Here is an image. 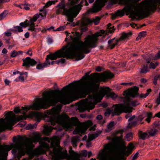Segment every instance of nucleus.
Returning a JSON list of instances; mask_svg holds the SVG:
<instances>
[{
  "mask_svg": "<svg viewBox=\"0 0 160 160\" xmlns=\"http://www.w3.org/2000/svg\"><path fill=\"white\" fill-rule=\"evenodd\" d=\"M81 87V81H76L63 87L61 91L56 89L43 92V98H37L33 104L22 107L21 111L23 110L27 112L31 109L39 110L42 108H47L48 107L54 106L59 102L65 104L66 98L64 97V95L70 97L72 96L78 88Z\"/></svg>",
  "mask_w": 160,
  "mask_h": 160,
  "instance_id": "nucleus-1",
  "label": "nucleus"
},
{
  "mask_svg": "<svg viewBox=\"0 0 160 160\" xmlns=\"http://www.w3.org/2000/svg\"><path fill=\"white\" fill-rule=\"evenodd\" d=\"M149 68H150L155 69L156 68V65L154 63L151 62L150 63Z\"/></svg>",
  "mask_w": 160,
  "mask_h": 160,
  "instance_id": "nucleus-57",
  "label": "nucleus"
},
{
  "mask_svg": "<svg viewBox=\"0 0 160 160\" xmlns=\"http://www.w3.org/2000/svg\"><path fill=\"white\" fill-rule=\"evenodd\" d=\"M28 21L27 20H26L24 22H22L20 23L19 25L21 27L26 28L28 26Z\"/></svg>",
  "mask_w": 160,
  "mask_h": 160,
  "instance_id": "nucleus-43",
  "label": "nucleus"
},
{
  "mask_svg": "<svg viewBox=\"0 0 160 160\" xmlns=\"http://www.w3.org/2000/svg\"><path fill=\"white\" fill-rule=\"evenodd\" d=\"M149 71V70L148 68V65H144L141 68V70L140 71V72L141 73H146Z\"/></svg>",
  "mask_w": 160,
  "mask_h": 160,
  "instance_id": "nucleus-30",
  "label": "nucleus"
},
{
  "mask_svg": "<svg viewBox=\"0 0 160 160\" xmlns=\"http://www.w3.org/2000/svg\"><path fill=\"white\" fill-rule=\"evenodd\" d=\"M159 122H155L153 123L152 125L153 126V128L160 130V124Z\"/></svg>",
  "mask_w": 160,
  "mask_h": 160,
  "instance_id": "nucleus-42",
  "label": "nucleus"
},
{
  "mask_svg": "<svg viewBox=\"0 0 160 160\" xmlns=\"http://www.w3.org/2000/svg\"><path fill=\"white\" fill-rule=\"evenodd\" d=\"M90 141H88V140L87 141L86 144V146L88 148H89L90 147H92V143L90 142Z\"/></svg>",
  "mask_w": 160,
  "mask_h": 160,
  "instance_id": "nucleus-58",
  "label": "nucleus"
},
{
  "mask_svg": "<svg viewBox=\"0 0 160 160\" xmlns=\"http://www.w3.org/2000/svg\"><path fill=\"white\" fill-rule=\"evenodd\" d=\"M68 17V21L70 22H72L73 21V18H75V16H67Z\"/></svg>",
  "mask_w": 160,
  "mask_h": 160,
  "instance_id": "nucleus-51",
  "label": "nucleus"
},
{
  "mask_svg": "<svg viewBox=\"0 0 160 160\" xmlns=\"http://www.w3.org/2000/svg\"><path fill=\"white\" fill-rule=\"evenodd\" d=\"M78 0H76V1L74 0H71L70 2V4L71 5H73L77 3Z\"/></svg>",
  "mask_w": 160,
  "mask_h": 160,
  "instance_id": "nucleus-63",
  "label": "nucleus"
},
{
  "mask_svg": "<svg viewBox=\"0 0 160 160\" xmlns=\"http://www.w3.org/2000/svg\"><path fill=\"white\" fill-rule=\"evenodd\" d=\"M103 16L101 17H100L98 16L96 17L95 18L93 19L92 20H91V23L94 22L95 25H97L99 22L100 21L101 19V18H102Z\"/></svg>",
  "mask_w": 160,
  "mask_h": 160,
  "instance_id": "nucleus-34",
  "label": "nucleus"
},
{
  "mask_svg": "<svg viewBox=\"0 0 160 160\" xmlns=\"http://www.w3.org/2000/svg\"><path fill=\"white\" fill-rule=\"evenodd\" d=\"M69 153L71 156L70 159L72 160H80V158L81 156L80 154L75 152L72 150L71 147L69 148Z\"/></svg>",
  "mask_w": 160,
  "mask_h": 160,
  "instance_id": "nucleus-24",
  "label": "nucleus"
},
{
  "mask_svg": "<svg viewBox=\"0 0 160 160\" xmlns=\"http://www.w3.org/2000/svg\"><path fill=\"white\" fill-rule=\"evenodd\" d=\"M10 30L13 32H15L16 31L21 32L23 31V29L22 27L20 26H15L13 29H11Z\"/></svg>",
  "mask_w": 160,
  "mask_h": 160,
  "instance_id": "nucleus-31",
  "label": "nucleus"
},
{
  "mask_svg": "<svg viewBox=\"0 0 160 160\" xmlns=\"http://www.w3.org/2000/svg\"><path fill=\"white\" fill-rule=\"evenodd\" d=\"M160 58V51L155 55V57L152 58V59L156 60Z\"/></svg>",
  "mask_w": 160,
  "mask_h": 160,
  "instance_id": "nucleus-47",
  "label": "nucleus"
},
{
  "mask_svg": "<svg viewBox=\"0 0 160 160\" xmlns=\"http://www.w3.org/2000/svg\"><path fill=\"white\" fill-rule=\"evenodd\" d=\"M138 136L140 139L145 140L146 137L148 136V134L146 132H143L142 131H139L138 132Z\"/></svg>",
  "mask_w": 160,
  "mask_h": 160,
  "instance_id": "nucleus-29",
  "label": "nucleus"
},
{
  "mask_svg": "<svg viewBox=\"0 0 160 160\" xmlns=\"http://www.w3.org/2000/svg\"><path fill=\"white\" fill-rule=\"evenodd\" d=\"M98 133L92 134L89 135L88 136V140L90 141H92L96 138L98 137Z\"/></svg>",
  "mask_w": 160,
  "mask_h": 160,
  "instance_id": "nucleus-35",
  "label": "nucleus"
},
{
  "mask_svg": "<svg viewBox=\"0 0 160 160\" xmlns=\"http://www.w3.org/2000/svg\"><path fill=\"white\" fill-rule=\"evenodd\" d=\"M155 103H157V105L154 106V108H156L160 104V92H159L158 97L156 100Z\"/></svg>",
  "mask_w": 160,
  "mask_h": 160,
  "instance_id": "nucleus-45",
  "label": "nucleus"
},
{
  "mask_svg": "<svg viewBox=\"0 0 160 160\" xmlns=\"http://www.w3.org/2000/svg\"><path fill=\"white\" fill-rule=\"evenodd\" d=\"M5 119H0V132L6 129L11 130L12 129V126L17 122L23 119L26 120L28 117L27 115H18L16 118V115L12 111H9L6 114Z\"/></svg>",
  "mask_w": 160,
  "mask_h": 160,
  "instance_id": "nucleus-7",
  "label": "nucleus"
},
{
  "mask_svg": "<svg viewBox=\"0 0 160 160\" xmlns=\"http://www.w3.org/2000/svg\"><path fill=\"white\" fill-rule=\"evenodd\" d=\"M83 6V2H81L78 4L68 9H65V13L63 14L67 16H75L76 17Z\"/></svg>",
  "mask_w": 160,
  "mask_h": 160,
  "instance_id": "nucleus-19",
  "label": "nucleus"
},
{
  "mask_svg": "<svg viewBox=\"0 0 160 160\" xmlns=\"http://www.w3.org/2000/svg\"><path fill=\"white\" fill-rule=\"evenodd\" d=\"M52 129L51 127H47L45 128L43 131V133L45 134H48L52 131Z\"/></svg>",
  "mask_w": 160,
  "mask_h": 160,
  "instance_id": "nucleus-39",
  "label": "nucleus"
},
{
  "mask_svg": "<svg viewBox=\"0 0 160 160\" xmlns=\"http://www.w3.org/2000/svg\"><path fill=\"white\" fill-rule=\"evenodd\" d=\"M18 55L17 52L15 50L12 51L11 53V56L12 57H15Z\"/></svg>",
  "mask_w": 160,
  "mask_h": 160,
  "instance_id": "nucleus-54",
  "label": "nucleus"
},
{
  "mask_svg": "<svg viewBox=\"0 0 160 160\" xmlns=\"http://www.w3.org/2000/svg\"><path fill=\"white\" fill-rule=\"evenodd\" d=\"M39 15L38 14H37L34 15L32 18V20L35 22H36L37 19L39 18Z\"/></svg>",
  "mask_w": 160,
  "mask_h": 160,
  "instance_id": "nucleus-52",
  "label": "nucleus"
},
{
  "mask_svg": "<svg viewBox=\"0 0 160 160\" xmlns=\"http://www.w3.org/2000/svg\"><path fill=\"white\" fill-rule=\"evenodd\" d=\"M121 1L123 2L124 4L126 5L122 9L117 10L115 12L114 14L112 13V20L115 19L117 17H121L123 16L125 14V12L128 13V11H130V4L127 0H121Z\"/></svg>",
  "mask_w": 160,
  "mask_h": 160,
  "instance_id": "nucleus-14",
  "label": "nucleus"
},
{
  "mask_svg": "<svg viewBox=\"0 0 160 160\" xmlns=\"http://www.w3.org/2000/svg\"><path fill=\"white\" fill-rule=\"evenodd\" d=\"M97 83L100 86L101 82H105L108 79H111L114 77V75L109 70H107L99 74L96 73Z\"/></svg>",
  "mask_w": 160,
  "mask_h": 160,
  "instance_id": "nucleus-17",
  "label": "nucleus"
},
{
  "mask_svg": "<svg viewBox=\"0 0 160 160\" xmlns=\"http://www.w3.org/2000/svg\"><path fill=\"white\" fill-rule=\"evenodd\" d=\"M78 141L77 138L75 137H73L72 139V143H77Z\"/></svg>",
  "mask_w": 160,
  "mask_h": 160,
  "instance_id": "nucleus-61",
  "label": "nucleus"
},
{
  "mask_svg": "<svg viewBox=\"0 0 160 160\" xmlns=\"http://www.w3.org/2000/svg\"><path fill=\"white\" fill-rule=\"evenodd\" d=\"M105 34V31L103 29L101 30L99 32L95 33L92 35H88L85 38L84 42L81 41V44H83L85 48H88L89 49L90 48H93L97 46L96 43L97 42L98 39V37L101 36L102 34Z\"/></svg>",
  "mask_w": 160,
  "mask_h": 160,
  "instance_id": "nucleus-10",
  "label": "nucleus"
},
{
  "mask_svg": "<svg viewBox=\"0 0 160 160\" xmlns=\"http://www.w3.org/2000/svg\"><path fill=\"white\" fill-rule=\"evenodd\" d=\"M96 4L94 5V7L92 8L89 9L87 11V13H89L90 12H92L95 13L99 12L102 9V8L103 7L104 4L100 1H98L96 0Z\"/></svg>",
  "mask_w": 160,
  "mask_h": 160,
  "instance_id": "nucleus-23",
  "label": "nucleus"
},
{
  "mask_svg": "<svg viewBox=\"0 0 160 160\" xmlns=\"http://www.w3.org/2000/svg\"><path fill=\"white\" fill-rule=\"evenodd\" d=\"M34 22L32 20V19H31L28 22V26H31V25H35V23H34Z\"/></svg>",
  "mask_w": 160,
  "mask_h": 160,
  "instance_id": "nucleus-59",
  "label": "nucleus"
},
{
  "mask_svg": "<svg viewBox=\"0 0 160 160\" xmlns=\"http://www.w3.org/2000/svg\"><path fill=\"white\" fill-rule=\"evenodd\" d=\"M58 157L60 159H69L70 158L67 155H66L64 153L62 152V151L61 152Z\"/></svg>",
  "mask_w": 160,
  "mask_h": 160,
  "instance_id": "nucleus-32",
  "label": "nucleus"
},
{
  "mask_svg": "<svg viewBox=\"0 0 160 160\" xmlns=\"http://www.w3.org/2000/svg\"><path fill=\"white\" fill-rule=\"evenodd\" d=\"M23 63V66H25L26 68H29L30 66H34L37 63V62L33 58L29 57H27L25 58L22 59Z\"/></svg>",
  "mask_w": 160,
  "mask_h": 160,
  "instance_id": "nucleus-21",
  "label": "nucleus"
},
{
  "mask_svg": "<svg viewBox=\"0 0 160 160\" xmlns=\"http://www.w3.org/2000/svg\"><path fill=\"white\" fill-rule=\"evenodd\" d=\"M122 135L120 137H116L114 138V141L116 142L115 149L119 154L115 157H111L108 155V152L103 151L102 153V158L104 160H126V158L132 152L135 147L133 144L130 142L127 147L124 142L122 141Z\"/></svg>",
  "mask_w": 160,
  "mask_h": 160,
  "instance_id": "nucleus-3",
  "label": "nucleus"
},
{
  "mask_svg": "<svg viewBox=\"0 0 160 160\" xmlns=\"http://www.w3.org/2000/svg\"><path fill=\"white\" fill-rule=\"evenodd\" d=\"M62 105L59 104L56 107L52 108L51 110H49L48 113L51 115L48 121L49 122L51 125L54 126V121L53 117H56L57 116L59 115L60 112L62 108Z\"/></svg>",
  "mask_w": 160,
  "mask_h": 160,
  "instance_id": "nucleus-15",
  "label": "nucleus"
},
{
  "mask_svg": "<svg viewBox=\"0 0 160 160\" xmlns=\"http://www.w3.org/2000/svg\"><path fill=\"white\" fill-rule=\"evenodd\" d=\"M16 144H12L10 145H0V151L1 154L5 156H7L8 155V153H5L6 152L9 151L13 148H17Z\"/></svg>",
  "mask_w": 160,
  "mask_h": 160,
  "instance_id": "nucleus-22",
  "label": "nucleus"
},
{
  "mask_svg": "<svg viewBox=\"0 0 160 160\" xmlns=\"http://www.w3.org/2000/svg\"><path fill=\"white\" fill-rule=\"evenodd\" d=\"M90 73V72L86 73L82 77V79L88 80L84 83L83 89L80 92V94L84 96L89 95L91 93L93 94L99 89V85L97 83L96 73H92L89 75Z\"/></svg>",
  "mask_w": 160,
  "mask_h": 160,
  "instance_id": "nucleus-6",
  "label": "nucleus"
},
{
  "mask_svg": "<svg viewBox=\"0 0 160 160\" xmlns=\"http://www.w3.org/2000/svg\"><path fill=\"white\" fill-rule=\"evenodd\" d=\"M42 116L41 113L38 112H32L29 115V117L32 118H35L38 122L40 121Z\"/></svg>",
  "mask_w": 160,
  "mask_h": 160,
  "instance_id": "nucleus-26",
  "label": "nucleus"
},
{
  "mask_svg": "<svg viewBox=\"0 0 160 160\" xmlns=\"http://www.w3.org/2000/svg\"><path fill=\"white\" fill-rule=\"evenodd\" d=\"M112 144L109 143L104 146V148L105 150H109L111 149Z\"/></svg>",
  "mask_w": 160,
  "mask_h": 160,
  "instance_id": "nucleus-48",
  "label": "nucleus"
},
{
  "mask_svg": "<svg viewBox=\"0 0 160 160\" xmlns=\"http://www.w3.org/2000/svg\"><path fill=\"white\" fill-rule=\"evenodd\" d=\"M146 35V31H144L141 32L139 33V35L141 37H144Z\"/></svg>",
  "mask_w": 160,
  "mask_h": 160,
  "instance_id": "nucleus-56",
  "label": "nucleus"
},
{
  "mask_svg": "<svg viewBox=\"0 0 160 160\" xmlns=\"http://www.w3.org/2000/svg\"><path fill=\"white\" fill-rule=\"evenodd\" d=\"M132 35V33L131 32L128 33L123 32L122 33V35L119 38L116 39L115 40V42L113 43V41L115 39V38L112 39H110L108 42V47L110 49H112L118 44V43L120 41L126 39H128L129 37Z\"/></svg>",
  "mask_w": 160,
  "mask_h": 160,
  "instance_id": "nucleus-13",
  "label": "nucleus"
},
{
  "mask_svg": "<svg viewBox=\"0 0 160 160\" xmlns=\"http://www.w3.org/2000/svg\"><path fill=\"white\" fill-rule=\"evenodd\" d=\"M114 122H111L107 126V128L105 131L106 132H109L112 129V128L114 126Z\"/></svg>",
  "mask_w": 160,
  "mask_h": 160,
  "instance_id": "nucleus-33",
  "label": "nucleus"
},
{
  "mask_svg": "<svg viewBox=\"0 0 160 160\" xmlns=\"http://www.w3.org/2000/svg\"><path fill=\"white\" fill-rule=\"evenodd\" d=\"M18 142L16 144L17 148H19L25 147L28 149H32L34 147V145L32 144L33 142H38L42 141L40 134H35L32 138L19 136L18 139Z\"/></svg>",
  "mask_w": 160,
  "mask_h": 160,
  "instance_id": "nucleus-9",
  "label": "nucleus"
},
{
  "mask_svg": "<svg viewBox=\"0 0 160 160\" xmlns=\"http://www.w3.org/2000/svg\"><path fill=\"white\" fill-rule=\"evenodd\" d=\"M139 88L136 86H134L133 88H132L128 89V91L126 92V91H124V92L125 93V96L124 97L122 98L126 101V98L128 99V102L130 103L131 101V97L133 98H134L137 97L139 95L138 93Z\"/></svg>",
  "mask_w": 160,
  "mask_h": 160,
  "instance_id": "nucleus-18",
  "label": "nucleus"
},
{
  "mask_svg": "<svg viewBox=\"0 0 160 160\" xmlns=\"http://www.w3.org/2000/svg\"><path fill=\"white\" fill-rule=\"evenodd\" d=\"M30 27L28 28V30H30L32 32H36L35 25L30 26Z\"/></svg>",
  "mask_w": 160,
  "mask_h": 160,
  "instance_id": "nucleus-53",
  "label": "nucleus"
},
{
  "mask_svg": "<svg viewBox=\"0 0 160 160\" xmlns=\"http://www.w3.org/2000/svg\"><path fill=\"white\" fill-rule=\"evenodd\" d=\"M107 29H108V30H107L106 31H105L106 34H108V32H109L110 33H112L114 32V31L115 30V29H112V28H111V27L107 28Z\"/></svg>",
  "mask_w": 160,
  "mask_h": 160,
  "instance_id": "nucleus-46",
  "label": "nucleus"
},
{
  "mask_svg": "<svg viewBox=\"0 0 160 160\" xmlns=\"http://www.w3.org/2000/svg\"><path fill=\"white\" fill-rule=\"evenodd\" d=\"M158 130L155 128H152L148 130V133L149 134V136L150 137L155 136L158 134Z\"/></svg>",
  "mask_w": 160,
  "mask_h": 160,
  "instance_id": "nucleus-28",
  "label": "nucleus"
},
{
  "mask_svg": "<svg viewBox=\"0 0 160 160\" xmlns=\"http://www.w3.org/2000/svg\"><path fill=\"white\" fill-rule=\"evenodd\" d=\"M123 99V103L116 104L115 105V107L114 110V112L117 115H119L123 112L130 113L132 111L133 108L130 107V103L128 102V99L126 98V101L124 99Z\"/></svg>",
  "mask_w": 160,
  "mask_h": 160,
  "instance_id": "nucleus-12",
  "label": "nucleus"
},
{
  "mask_svg": "<svg viewBox=\"0 0 160 160\" xmlns=\"http://www.w3.org/2000/svg\"><path fill=\"white\" fill-rule=\"evenodd\" d=\"M66 45L63 46L60 49L56 51L54 53H50L47 55L45 58V62L47 64V67L50 64L53 65L55 63V61H50V60H56L58 58H67V59L73 58L76 57V60L78 61L84 58L83 56L77 55Z\"/></svg>",
  "mask_w": 160,
  "mask_h": 160,
  "instance_id": "nucleus-4",
  "label": "nucleus"
},
{
  "mask_svg": "<svg viewBox=\"0 0 160 160\" xmlns=\"http://www.w3.org/2000/svg\"><path fill=\"white\" fill-rule=\"evenodd\" d=\"M148 5L149 3H146L144 5L135 7L130 4V10L128 12L130 13V18L133 20L136 18L135 16H138L142 19L147 17L151 13L148 9Z\"/></svg>",
  "mask_w": 160,
  "mask_h": 160,
  "instance_id": "nucleus-8",
  "label": "nucleus"
},
{
  "mask_svg": "<svg viewBox=\"0 0 160 160\" xmlns=\"http://www.w3.org/2000/svg\"><path fill=\"white\" fill-rule=\"evenodd\" d=\"M91 23V20L87 17H84L81 21V26H86Z\"/></svg>",
  "mask_w": 160,
  "mask_h": 160,
  "instance_id": "nucleus-27",
  "label": "nucleus"
},
{
  "mask_svg": "<svg viewBox=\"0 0 160 160\" xmlns=\"http://www.w3.org/2000/svg\"><path fill=\"white\" fill-rule=\"evenodd\" d=\"M81 123L79 121L78 118L76 117H72L70 121L69 122V125L77 126V127H80Z\"/></svg>",
  "mask_w": 160,
  "mask_h": 160,
  "instance_id": "nucleus-25",
  "label": "nucleus"
},
{
  "mask_svg": "<svg viewBox=\"0 0 160 160\" xmlns=\"http://www.w3.org/2000/svg\"><path fill=\"white\" fill-rule=\"evenodd\" d=\"M21 109L19 108V107H16L14 108V112L16 114H18L20 113Z\"/></svg>",
  "mask_w": 160,
  "mask_h": 160,
  "instance_id": "nucleus-50",
  "label": "nucleus"
},
{
  "mask_svg": "<svg viewBox=\"0 0 160 160\" xmlns=\"http://www.w3.org/2000/svg\"><path fill=\"white\" fill-rule=\"evenodd\" d=\"M66 28L65 26H61L59 27L56 30H54V31H62L64 30Z\"/></svg>",
  "mask_w": 160,
  "mask_h": 160,
  "instance_id": "nucleus-49",
  "label": "nucleus"
},
{
  "mask_svg": "<svg viewBox=\"0 0 160 160\" xmlns=\"http://www.w3.org/2000/svg\"><path fill=\"white\" fill-rule=\"evenodd\" d=\"M88 30L87 27H85L81 28L80 29L81 33L78 32H75L74 36H70V38L72 41L70 46L68 48L72 50L77 55H81L83 56L85 55L83 53L87 54L89 53L91 50L85 48L83 44H81L80 42L82 41L80 40L81 35L83 32L87 31Z\"/></svg>",
  "mask_w": 160,
  "mask_h": 160,
  "instance_id": "nucleus-5",
  "label": "nucleus"
},
{
  "mask_svg": "<svg viewBox=\"0 0 160 160\" xmlns=\"http://www.w3.org/2000/svg\"><path fill=\"white\" fill-rule=\"evenodd\" d=\"M111 112V110L110 109H107L106 110V111L105 113V115L106 116H107V114H108V115H109Z\"/></svg>",
  "mask_w": 160,
  "mask_h": 160,
  "instance_id": "nucleus-60",
  "label": "nucleus"
},
{
  "mask_svg": "<svg viewBox=\"0 0 160 160\" xmlns=\"http://www.w3.org/2000/svg\"><path fill=\"white\" fill-rule=\"evenodd\" d=\"M133 137V134L132 132H130L128 133L126 136L127 140L128 141H129L132 139Z\"/></svg>",
  "mask_w": 160,
  "mask_h": 160,
  "instance_id": "nucleus-38",
  "label": "nucleus"
},
{
  "mask_svg": "<svg viewBox=\"0 0 160 160\" xmlns=\"http://www.w3.org/2000/svg\"><path fill=\"white\" fill-rule=\"evenodd\" d=\"M8 13V11L7 10H5L4 12L0 14V20H2L3 18L5 17Z\"/></svg>",
  "mask_w": 160,
  "mask_h": 160,
  "instance_id": "nucleus-41",
  "label": "nucleus"
},
{
  "mask_svg": "<svg viewBox=\"0 0 160 160\" xmlns=\"http://www.w3.org/2000/svg\"><path fill=\"white\" fill-rule=\"evenodd\" d=\"M57 1H49L48 2H47L45 5L43 7V8H44L45 7H48L49 6H51L52 4H54L55 2H57Z\"/></svg>",
  "mask_w": 160,
  "mask_h": 160,
  "instance_id": "nucleus-40",
  "label": "nucleus"
},
{
  "mask_svg": "<svg viewBox=\"0 0 160 160\" xmlns=\"http://www.w3.org/2000/svg\"><path fill=\"white\" fill-rule=\"evenodd\" d=\"M53 118L54 119V126L56 123H57L63 126H69L70 118L69 116L66 114H62L61 115H58L56 117H53Z\"/></svg>",
  "mask_w": 160,
  "mask_h": 160,
  "instance_id": "nucleus-16",
  "label": "nucleus"
},
{
  "mask_svg": "<svg viewBox=\"0 0 160 160\" xmlns=\"http://www.w3.org/2000/svg\"><path fill=\"white\" fill-rule=\"evenodd\" d=\"M59 144V140L55 138L52 139L50 147L48 144L44 142H42L41 146L42 147L47 149H49L50 148H53L52 152L54 154L55 156L58 157L62 151V148Z\"/></svg>",
  "mask_w": 160,
  "mask_h": 160,
  "instance_id": "nucleus-11",
  "label": "nucleus"
},
{
  "mask_svg": "<svg viewBox=\"0 0 160 160\" xmlns=\"http://www.w3.org/2000/svg\"><path fill=\"white\" fill-rule=\"evenodd\" d=\"M149 95L148 92H146L145 94H141L139 95V97L140 98H145Z\"/></svg>",
  "mask_w": 160,
  "mask_h": 160,
  "instance_id": "nucleus-55",
  "label": "nucleus"
},
{
  "mask_svg": "<svg viewBox=\"0 0 160 160\" xmlns=\"http://www.w3.org/2000/svg\"><path fill=\"white\" fill-rule=\"evenodd\" d=\"M62 10L59 8L56 11L57 15H58L62 12Z\"/></svg>",
  "mask_w": 160,
  "mask_h": 160,
  "instance_id": "nucleus-62",
  "label": "nucleus"
},
{
  "mask_svg": "<svg viewBox=\"0 0 160 160\" xmlns=\"http://www.w3.org/2000/svg\"><path fill=\"white\" fill-rule=\"evenodd\" d=\"M139 155V153L137 152L133 156L132 158L133 160H136L138 157V155Z\"/></svg>",
  "mask_w": 160,
  "mask_h": 160,
  "instance_id": "nucleus-64",
  "label": "nucleus"
},
{
  "mask_svg": "<svg viewBox=\"0 0 160 160\" xmlns=\"http://www.w3.org/2000/svg\"><path fill=\"white\" fill-rule=\"evenodd\" d=\"M105 95L107 97H110L113 99H116L118 97V95L114 92H110V89L108 87L101 88L99 91L88 95L87 98L80 101L78 106L79 110L83 112L86 110L92 109L95 105L101 102Z\"/></svg>",
  "mask_w": 160,
  "mask_h": 160,
  "instance_id": "nucleus-2",
  "label": "nucleus"
},
{
  "mask_svg": "<svg viewBox=\"0 0 160 160\" xmlns=\"http://www.w3.org/2000/svg\"><path fill=\"white\" fill-rule=\"evenodd\" d=\"M140 103L138 102L137 100L131 101H131L130 102V106H131L133 107H135L137 106L140 104Z\"/></svg>",
  "mask_w": 160,
  "mask_h": 160,
  "instance_id": "nucleus-36",
  "label": "nucleus"
},
{
  "mask_svg": "<svg viewBox=\"0 0 160 160\" xmlns=\"http://www.w3.org/2000/svg\"><path fill=\"white\" fill-rule=\"evenodd\" d=\"M47 67V64L46 62L43 63H40L38 64L36 66V68L38 69H41L43 68L44 67Z\"/></svg>",
  "mask_w": 160,
  "mask_h": 160,
  "instance_id": "nucleus-37",
  "label": "nucleus"
},
{
  "mask_svg": "<svg viewBox=\"0 0 160 160\" xmlns=\"http://www.w3.org/2000/svg\"><path fill=\"white\" fill-rule=\"evenodd\" d=\"M144 117H145L144 116H143V115H139L138 116V118H137V120L141 124H142L144 123V122H142V121L144 119Z\"/></svg>",
  "mask_w": 160,
  "mask_h": 160,
  "instance_id": "nucleus-44",
  "label": "nucleus"
},
{
  "mask_svg": "<svg viewBox=\"0 0 160 160\" xmlns=\"http://www.w3.org/2000/svg\"><path fill=\"white\" fill-rule=\"evenodd\" d=\"M92 122L88 120L83 123H81L80 127H77L73 132L74 134H77L81 132V133H84L88 128L92 125Z\"/></svg>",
  "mask_w": 160,
  "mask_h": 160,
  "instance_id": "nucleus-20",
  "label": "nucleus"
}]
</instances>
